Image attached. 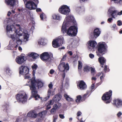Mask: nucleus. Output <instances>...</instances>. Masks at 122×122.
<instances>
[{
  "label": "nucleus",
  "mask_w": 122,
  "mask_h": 122,
  "mask_svg": "<svg viewBox=\"0 0 122 122\" xmlns=\"http://www.w3.org/2000/svg\"><path fill=\"white\" fill-rule=\"evenodd\" d=\"M49 97V96H48L47 97L44 98L43 100V101H46L48 99Z\"/></svg>",
  "instance_id": "obj_49"
},
{
  "label": "nucleus",
  "mask_w": 122,
  "mask_h": 122,
  "mask_svg": "<svg viewBox=\"0 0 122 122\" xmlns=\"http://www.w3.org/2000/svg\"><path fill=\"white\" fill-rule=\"evenodd\" d=\"M117 15H121L122 14V10H121L120 12H117Z\"/></svg>",
  "instance_id": "obj_61"
},
{
  "label": "nucleus",
  "mask_w": 122,
  "mask_h": 122,
  "mask_svg": "<svg viewBox=\"0 0 122 122\" xmlns=\"http://www.w3.org/2000/svg\"><path fill=\"white\" fill-rule=\"evenodd\" d=\"M43 120V118L39 116L38 118L36 120V122H41Z\"/></svg>",
  "instance_id": "obj_41"
},
{
  "label": "nucleus",
  "mask_w": 122,
  "mask_h": 122,
  "mask_svg": "<svg viewBox=\"0 0 122 122\" xmlns=\"http://www.w3.org/2000/svg\"><path fill=\"white\" fill-rule=\"evenodd\" d=\"M29 68L27 67L22 66L20 68L19 74L24 76L25 79L31 80L30 75L29 73Z\"/></svg>",
  "instance_id": "obj_5"
},
{
  "label": "nucleus",
  "mask_w": 122,
  "mask_h": 122,
  "mask_svg": "<svg viewBox=\"0 0 122 122\" xmlns=\"http://www.w3.org/2000/svg\"><path fill=\"white\" fill-rule=\"evenodd\" d=\"M37 116V115L36 113L33 111H30L27 114V116L28 117L31 118H36V117Z\"/></svg>",
  "instance_id": "obj_17"
},
{
  "label": "nucleus",
  "mask_w": 122,
  "mask_h": 122,
  "mask_svg": "<svg viewBox=\"0 0 122 122\" xmlns=\"http://www.w3.org/2000/svg\"><path fill=\"white\" fill-rule=\"evenodd\" d=\"M41 42H40L39 41L38 42L39 44H40L41 45H43V42L44 41V40L43 39H41Z\"/></svg>",
  "instance_id": "obj_55"
},
{
  "label": "nucleus",
  "mask_w": 122,
  "mask_h": 122,
  "mask_svg": "<svg viewBox=\"0 0 122 122\" xmlns=\"http://www.w3.org/2000/svg\"><path fill=\"white\" fill-rule=\"evenodd\" d=\"M26 57L23 55L17 56L15 59L16 62L19 64H21L26 60Z\"/></svg>",
  "instance_id": "obj_12"
},
{
  "label": "nucleus",
  "mask_w": 122,
  "mask_h": 122,
  "mask_svg": "<svg viewBox=\"0 0 122 122\" xmlns=\"http://www.w3.org/2000/svg\"><path fill=\"white\" fill-rule=\"evenodd\" d=\"M82 9L83 10V8H81V7H78L76 9V10L77 11H82Z\"/></svg>",
  "instance_id": "obj_47"
},
{
  "label": "nucleus",
  "mask_w": 122,
  "mask_h": 122,
  "mask_svg": "<svg viewBox=\"0 0 122 122\" xmlns=\"http://www.w3.org/2000/svg\"><path fill=\"white\" fill-rule=\"evenodd\" d=\"M122 115V112H119L117 114V116L118 117H120Z\"/></svg>",
  "instance_id": "obj_45"
},
{
  "label": "nucleus",
  "mask_w": 122,
  "mask_h": 122,
  "mask_svg": "<svg viewBox=\"0 0 122 122\" xmlns=\"http://www.w3.org/2000/svg\"><path fill=\"white\" fill-rule=\"evenodd\" d=\"M52 46L53 47L56 48L59 47L60 45L57 43L55 40H54L52 42Z\"/></svg>",
  "instance_id": "obj_28"
},
{
  "label": "nucleus",
  "mask_w": 122,
  "mask_h": 122,
  "mask_svg": "<svg viewBox=\"0 0 122 122\" xmlns=\"http://www.w3.org/2000/svg\"><path fill=\"white\" fill-rule=\"evenodd\" d=\"M40 57L41 59L45 62L49 63L53 59V55L52 54L50 55L47 52H45L41 55Z\"/></svg>",
  "instance_id": "obj_6"
},
{
  "label": "nucleus",
  "mask_w": 122,
  "mask_h": 122,
  "mask_svg": "<svg viewBox=\"0 0 122 122\" xmlns=\"http://www.w3.org/2000/svg\"><path fill=\"white\" fill-rule=\"evenodd\" d=\"M16 26L19 28V31L17 32L16 27L14 25L12 24L8 25L6 27L7 34L9 37L14 41H15L17 44L20 45L21 44L22 41L19 37L22 35L24 36V41L26 42L28 40L29 35L26 30H24L23 32L21 30L19 24H16Z\"/></svg>",
  "instance_id": "obj_1"
},
{
  "label": "nucleus",
  "mask_w": 122,
  "mask_h": 122,
  "mask_svg": "<svg viewBox=\"0 0 122 122\" xmlns=\"http://www.w3.org/2000/svg\"><path fill=\"white\" fill-rule=\"evenodd\" d=\"M112 20V18H110L108 19L107 20L109 22H111Z\"/></svg>",
  "instance_id": "obj_59"
},
{
  "label": "nucleus",
  "mask_w": 122,
  "mask_h": 122,
  "mask_svg": "<svg viewBox=\"0 0 122 122\" xmlns=\"http://www.w3.org/2000/svg\"><path fill=\"white\" fill-rule=\"evenodd\" d=\"M90 67L87 65L85 66L84 67V71H90Z\"/></svg>",
  "instance_id": "obj_32"
},
{
  "label": "nucleus",
  "mask_w": 122,
  "mask_h": 122,
  "mask_svg": "<svg viewBox=\"0 0 122 122\" xmlns=\"http://www.w3.org/2000/svg\"><path fill=\"white\" fill-rule=\"evenodd\" d=\"M6 72L9 75H10L12 73L11 71L8 68H6Z\"/></svg>",
  "instance_id": "obj_35"
},
{
  "label": "nucleus",
  "mask_w": 122,
  "mask_h": 122,
  "mask_svg": "<svg viewBox=\"0 0 122 122\" xmlns=\"http://www.w3.org/2000/svg\"><path fill=\"white\" fill-rule=\"evenodd\" d=\"M51 105L47 102L45 104V106L46 107V109L47 110H48L51 108L50 106Z\"/></svg>",
  "instance_id": "obj_36"
},
{
  "label": "nucleus",
  "mask_w": 122,
  "mask_h": 122,
  "mask_svg": "<svg viewBox=\"0 0 122 122\" xmlns=\"http://www.w3.org/2000/svg\"><path fill=\"white\" fill-rule=\"evenodd\" d=\"M91 72L93 75H94L96 72V71L95 69L93 68H91Z\"/></svg>",
  "instance_id": "obj_39"
},
{
  "label": "nucleus",
  "mask_w": 122,
  "mask_h": 122,
  "mask_svg": "<svg viewBox=\"0 0 122 122\" xmlns=\"http://www.w3.org/2000/svg\"><path fill=\"white\" fill-rule=\"evenodd\" d=\"M58 115H55L53 116V122H56V120L57 119Z\"/></svg>",
  "instance_id": "obj_38"
},
{
  "label": "nucleus",
  "mask_w": 122,
  "mask_h": 122,
  "mask_svg": "<svg viewBox=\"0 0 122 122\" xmlns=\"http://www.w3.org/2000/svg\"><path fill=\"white\" fill-rule=\"evenodd\" d=\"M51 94V91L50 89L48 90V96H49L50 97Z\"/></svg>",
  "instance_id": "obj_51"
},
{
  "label": "nucleus",
  "mask_w": 122,
  "mask_h": 122,
  "mask_svg": "<svg viewBox=\"0 0 122 122\" xmlns=\"http://www.w3.org/2000/svg\"><path fill=\"white\" fill-rule=\"evenodd\" d=\"M37 66L36 64H34L32 66V68L33 70V75H34L35 72V70L37 68Z\"/></svg>",
  "instance_id": "obj_31"
},
{
  "label": "nucleus",
  "mask_w": 122,
  "mask_h": 122,
  "mask_svg": "<svg viewBox=\"0 0 122 122\" xmlns=\"http://www.w3.org/2000/svg\"><path fill=\"white\" fill-rule=\"evenodd\" d=\"M22 17L21 15L19 14H16L14 16L13 18L14 19V20H19L20 18Z\"/></svg>",
  "instance_id": "obj_25"
},
{
  "label": "nucleus",
  "mask_w": 122,
  "mask_h": 122,
  "mask_svg": "<svg viewBox=\"0 0 122 122\" xmlns=\"http://www.w3.org/2000/svg\"><path fill=\"white\" fill-rule=\"evenodd\" d=\"M54 101L53 99L50 100L48 102L49 104L51 105H53L54 103Z\"/></svg>",
  "instance_id": "obj_42"
},
{
  "label": "nucleus",
  "mask_w": 122,
  "mask_h": 122,
  "mask_svg": "<svg viewBox=\"0 0 122 122\" xmlns=\"http://www.w3.org/2000/svg\"><path fill=\"white\" fill-rule=\"evenodd\" d=\"M98 60L100 63L102 65L105 63L106 60L103 57H101L99 58Z\"/></svg>",
  "instance_id": "obj_23"
},
{
  "label": "nucleus",
  "mask_w": 122,
  "mask_h": 122,
  "mask_svg": "<svg viewBox=\"0 0 122 122\" xmlns=\"http://www.w3.org/2000/svg\"><path fill=\"white\" fill-rule=\"evenodd\" d=\"M81 112L80 111L78 112L77 113L76 115L77 116L76 117V118L79 120H81V119H80L79 117L81 115Z\"/></svg>",
  "instance_id": "obj_33"
},
{
  "label": "nucleus",
  "mask_w": 122,
  "mask_h": 122,
  "mask_svg": "<svg viewBox=\"0 0 122 122\" xmlns=\"http://www.w3.org/2000/svg\"><path fill=\"white\" fill-rule=\"evenodd\" d=\"M33 1V0H29L25 4V7L26 8L30 10L35 9L37 7L36 5Z\"/></svg>",
  "instance_id": "obj_8"
},
{
  "label": "nucleus",
  "mask_w": 122,
  "mask_h": 122,
  "mask_svg": "<svg viewBox=\"0 0 122 122\" xmlns=\"http://www.w3.org/2000/svg\"><path fill=\"white\" fill-rule=\"evenodd\" d=\"M47 111L45 110L39 113V116L42 118L44 117L47 114Z\"/></svg>",
  "instance_id": "obj_26"
},
{
  "label": "nucleus",
  "mask_w": 122,
  "mask_h": 122,
  "mask_svg": "<svg viewBox=\"0 0 122 122\" xmlns=\"http://www.w3.org/2000/svg\"><path fill=\"white\" fill-rule=\"evenodd\" d=\"M41 10L40 8H37L36 9V11L37 12H41Z\"/></svg>",
  "instance_id": "obj_58"
},
{
  "label": "nucleus",
  "mask_w": 122,
  "mask_h": 122,
  "mask_svg": "<svg viewBox=\"0 0 122 122\" xmlns=\"http://www.w3.org/2000/svg\"><path fill=\"white\" fill-rule=\"evenodd\" d=\"M59 10L60 13L64 15L68 14L70 11L69 7L65 5L62 6Z\"/></svg>",
  "instance_id": "obj_9"
},
{
  "label": "nucleus",
  "mask_w": 122,
  "mask_h": 122,
  "mask_svg": "<svg viewBox=\"0 0 122 122\" xmlns=\"http://www.w3.org/2000/svg\"><path fill=\"white\" fill-rule=\"evenodd\" d=\"M92 80L96 81V78L95 77H93L92 78Z\"/></svg>",
  "instance_id": "obj_64"
},
{
  "label": "nucleus",
  "mask_w": 122,
  "mask_h": 122,
  "mask_svg": "<svg viewBox=\"0 0 122 122\" xmlns=\"http://www.w3.org/2000/svg\"><path fill=\"white\" fill-rule=\"evenodd\" d=\"M78 69H81L82 67V62L80 61H78Z\"/></svg>",
  "instance_id": "obj_34"
},
{
  "label": "nucleus",
  "mask_w": 122,
  "mask_h": 122,
  "mask_svg": "<svg viewBox=\"0 0 122 122\" xmlns=\"http://www.w3.org/2000/svg\"><path fill=\"white\" fill-rule=\"evenodd\" d=\"M68 53L69 54L70 56H71L72 54V53L71 51H68Z\"/></svg>",
  "instance_id": "obj_63"
},
{
  "label": "nucleus",
  "mask_w": 122,
  "mask_h": 122,
  "mask_svg": "<svg viewBox=\"0 0 122 122\" xmlns=\"http://www.w3.org/2000/svg\"><path fill=\"white\" fill-rule=\"evenodd\" d=\"M94 84H92L91 86V89L92 90L94 88Z\"/></svg>",
  "instance_id": "obj_56"
},
{
  "label": "nucleus",
  "mask_w": 122,
  "mask_h": 122,
  "mask_svg": "<svg viewBox=\"0 0 122 122\" xmlns=\"http://www.w3.org/2000/svg\"><path fill=\"white\" fill-rule=\"evenodd\" d=\"M74 19L73 16H68L65 19L62 26V31L64 33L66 32L71 36H75L77 31V28L74 26H71L67 30H66L67 27L70 25Z\"/></svg>",
  "instance_id": "obj_2"
},
{
  "label": "nucleus",
  "mask_w": 122,
  "mask_h": 122,
  "mask_svg": "<svg viewBox=\"0 0 122 122\" xmlns=\"http://www.w3.org/2000/svg\"><path fill=\"white\" fill-rule=\"evenodd\" d=\"M116 27V25L115 24H113L112 27L114 29H115Z\"/></svg>",
  "instance_id": "obj_62"
},
{
  "label": "nucleus",
  "mask_w": 122,
  "mask_h": 122,
  "mask_svg": "<svg viewBox=\"0 0 122 122\" xmlns=\"http://www.w3.org/2000/svg\"><path fill=\"white\" fill-rule=\"evenodd\" d=\"M117 24L118 25L120 26L122 25V22L120 20H118L117 22Z\"/></svg>",
  "instance_id": "obj_43"
},
{
  "label": "nucleus",
  "mask_w": 122,
  "mask_h": 122,
  "mask_svg": "<svg viewBox=\"0 0 122 122\" xmlns=\"http://www.w3.org/2000/svg\"><path fill=\"white\" fill-rule=\"evenodd\" d=\"M81 98V96L80 95H79L77 97V98L76 100V102H79L80 101Z\"/></svg>",
  "instance_id": "obj_37"
},
{
  "label": "nucleus",
  "mask_w": 122,
  "mask_h": 122,
  "mask_svg": "<svg viewBox=\"0 0 122 122\" xmlns=\"http://www.w3.org/2000/svg\"><path fill=\"white\" fill-rule=\"evenodd\" d=\"M109 12H110L111 15L112 17L113 18H115L117 17V11L116 10H113L112 8L111 7L108 11Z\"/></svg>",
  "instance_id": "obj_14"
},
{
  "label": "nucleus",
  "mask_w": 122,
  "mask_h": 122,
  "mask_svg": "<svg viewBox=\"0 0 122 122\" xmlns=\"http://www.w3.org/2000/svg\"><path fill=\"white\" fill-rule=\"evenodd\" d=\"M61 106V104L60 103H58L55 104L53 106V107L56 109L59 108Z\"/></svg>",
  "instance_id": "obj_30"
},
{
  "label": "nucleus",
  "mask_w": 122,
  "mask_h": 122,
  "mask_svg": "<svg viewBox=\"0 0 122 122\" xmlns=\"http://www.w3.org/2000/svg\"><path fill=\"white\" fill-rule=\"evenodd\" d=\"M89 56L90 58H92L94 57V55L92 54H90L89 55Z\"/></svg>",
  "instance_id": "obj_54"
},
{
  "label": "nucleus",
  "mask_w": 122,
  "mask_h": 122,
  "mask_svg": "<svg viewBox=\"0 0 122 122\" xmlns=\"http://www.w3.org/2000/svg\"><path fill=\"white\" fill-rule=\"evenodd\" d=\"M5 3L7 5L11 6H13L15 5V0H5Z\"/></svg>",
  "instance_id": "obj_16"
},
{
  "label": "nucleus",
  "mask_w": 122,
  "mask_h": 122,
  "mask_svg": "<svg viewBox=\"0 0 122 122\" xmlns=\"http://www.w3.org/2000/svg\"><path fill=\"white\" fill-rule=\"evenodd\" d=\"M96 42L94 41H90L88 42V48L89 51H91L92 49L95 47L97 45Z\"/></svg>",
  "instance_id": "obj_13"
},
{
  "label": "nucleus",
  "mask_w": 122,
  "mask_h": 122,
  "mask_svg": "<svg viewBox=\"0 0 122 122\" xmlns=\"http://www.w3.org/2000/svg\"><path fill=\"white\" fill-rule=\"evenodd\" d=\"M112 1H113L115 3H117L118 2H121L122 0H111Z\"/></svg>",
  "instance_id": "obj_50"
},
{
  "label": "nucleus",
  "mask_w": 122,
  "mask_h": 122,
  "mask_svg": "<svg viewBox=\"0 0 122 122\" xmlns=\"http://www.w3.org/2000/svg\"><path fill=\"white\" fill-rule=\"evenodd\" d=\"M53 85L52 84V82H51L48 85V86L50 89H51Z\"/></svg>",
  "instance_id": "obj_46"
},
{
  "label": "nucleus",
  "mask_w": 122,
  "mask_h": 122,
  "mask_svg": "<svg viewBox=\"0 0 122 122\" xmlns=\"http://www.w3.org/2000/svg\"><path fill=\"white\" fill-rule=\"evenodd\" d=\"M61 98V96L59 94L55 95L53 98L54 101L58 102L59 101Z\"/></svg>",
  "instance_id": "obj_22"
},
{
  "label": "nucleus",
  "mask_w": 122,
  "mask_h": 122,
  "mask_svg": "<svg viewBox=\"0 0 122 122\" xmlns=\"http://www.w3.org/2000/svg\"><path fill=\"white\" fill-rule=\"evenodd\" d=\"M28 82L26 85L29 86L30 87V90H31L32 96L30 97L29 99H30L32 96L34 97L35 100H38V98H39L42 100V98L40 97V96L37 94V92L36 90V86L38 88L41 87L43 85V84L42 82L39 80H36L35 78H33L29 81H28Z\"/></svg>",
  "instance_id": "obj_3"
},
{
  "label": "nucleus",
  "mask_w": 122,
  "mask_h": 122,
  "mask_svg": "<svg viewBox=\"0 0 122 122\" xmlns=\"http://www.w3.org/2000/svg\"><path fill=\"white\" fill-rule=\"evenodd\" d=\"M78 87L80 89L83 90L85 89L86 88V85L83 81H81L80 82Z\"/></svg>",
  "instance_id": "obj_15"
},
{
  "label": "nucleus",
  "mask_w": 122,
  "mask_h": 122,
  "mask_svg": "<svg viewBox=\"0 0 122 122\" xmlns=\"http://www.w3.org/2000/svg\"><path fill=\"white\" fill-rule=\"evenodd\" d=\"M27 98V94L24 92H21L16 95V98L17 101L23 103L26 102Z\"/></svg>",
  "instance_id": "obj_4"
},
{
  "label": "nucleus",
  "mask_w": 122,
  "mask_h": 122,
  "mask_svg": "<svg viewBox=\"0 0 122 122\" xmlns=\"http://www.w3.org/2000/svg\"><path fill=\"white\" fill-rule=\"evenodd\" d=\"M59 70L61 71H65L69 70V67L68 64H66L64 62L61 63L58 66Z\"/></svg>",
  "instance_id": "obj_10"
},
{
  "label": "nucleus",
  "mask_w": 122,
  "mask_h": 122,
  "mask_svg": "<svg viewBox=\"0 0 122 122\" xmlns=\"http://www.w3.org/2000/svg\"><path fill=\"white\" fill-rule=\"evenodd\" d=\"M66 54L63 57V58L62 59V60L63 61H64L66 59Z\"/></svg>",
  "instance_id": "obj_53"
},
{
  "label": "nucleus",
  "mask_w": 122,
  "mask_h": 122,
  "mask_svg": "<svg viewBox=\"0 0 122 122\" xmlns=\"http://www.w3.org/2000/svg\"><path fill=\"white\" fill-rule=\"evenodd\" d=\"M100 33V31L98 28L95 29L94 31V36L96 38L99 36Z\"/></svg>",
  "instance_id": "obj_21"
},
{
  "label": "nucleus",
  "mask_w": 122,
  "mask_h": 122,
  "mask_svg": "<svg viewBox=\"0 0 122 122\" xmlns=\"http://www.w3.org/2000/svg\"><path fill=\"white\" fill-rule=\"evenodd\" d=\"M28 56L29 57H31L33 60L36 59L38 56V54L33 52L29 53Z\"/></svg>",
  "instance_id": "obj_20"
},
{
  "label": "nucleus",
  "mask_w": 122,
  "mask_h": 122,
  "mask_svg": "<svg viewBox=\"0 0 122 122\" xmlns=\"http://www.w3.org/2000/svg\"><path fill=\"white\" fill-rule=\"evenodd\" d=\"M56 109L54 108L53 107L52 108L51 110V114H53L54 112L55 111Z\"/></svg>",
  "instance_id": "obj_44"
},
{
  "label": "nucleus",
  "mask_w": 122,
  "mask_h": 122,
  "mask_svg": "<svg viewBox=\"0 0 122 122\" xmlns=\"http://www.w3.org/2000/svg\"><path fill=\"white\" fill-rule=\"evenodd\" d=\"M64 96L66 100L68 101H71L73 100L67 94H65Z\"/></svg>",
  "instance_id": "obj_29"
},
{
  "label": "nucleus",
  "mask_w": 122,
  "mask_h": 122,
  "mask_svg": "<svg viewBox=\"0 0 122 122\" xmlns=\"http://www.w3.org/2000/svg\"><path fill=\"white\" fill-rule=\"evenodd\" d=\"M112 91L110 90L109 92L104 94L102 97V99L105 101L106 103H109L111 101V97L112 95Z\"/></svg>",
  "instance_id": "obj_7"
},
{
  "label": "nucleus",
  "mask_w": 122,
  "mask_h": 122,
  "mask_svg": "<svg viewBox=\"0 0 122 122\" xmlns=\"http://www.w3.org/2000/svg\"><path fill=\"white\" fill-rule=\"evenodd\" d=\"M52 17L53 19L57 20H60L61 18V17L58 14H53Z\"/></svg>",
  "instance_id": "obj_27"
},
{
  "label": "nucleus",
  "mask_w": 122,
  "mask_h": 122,
  "mask_svg": "<svg viewBox=\"0 0 122 122\" xmlns=\"http://www.w3.org/2000/svg\"><path fill=\"white\" fill-rule=\"evenodd\" d=\"M90 93L89 91H87L86 93L83 96V97L84 98H85V97L89 93Z\"/></svg>",
  "instance_id": "obj_52"
},
{
  "label": "nucleus",
  "mask_w": 122,
  "mask_h": 122,
  "mask_svg": "<svg viewBox=\"0 0 122 122\" xmlns=\"http://www.w3.org/2000/svg\"><path fill=\"white\" fill-rule=\"evenodd\" d=\"M11 14V12L10 11H9L7 14V16H10V14Z\"/></svg>",
  "instance_id": "obj_60"
},
{
  "label": "nucleus",
  "mask_w": 122,
  "mask_h": 122,
  "mask_svg": "<svg viewBox=\"0 0 122 122\" xmlns=\"http://www.w3.org/2000/svg\"><path fill=\"white\" fill-rule=\"evenodd\" d=\"M107 45L105 43H99L98 44V51L100 53H102L105 51Z\"/></svg>",
  "instance_id": "obj_11"
},
{
  "label": "nucleus",
  "mask_w": 122,
  "mask_h": 122,
  "mask_svg": "<svg viewBox=\"0 0 122 122\" xmlns=\"http://www.w3.org/2000/svg\"><path fill=\"white\" fill-rule=\"evenodd\" d=\"M10 44L8 45V47H10L8 49L10 50H12L13 49V47H14L15 48H16L18 46V45H15V44H14V43H12V44H10Z\"/></svg>",
  "instance_id": "obj_24"
},
{
  "label": "nucleus",
  "mask_w": 122,
  "mask_h": 122,
  "mask_svg": "<svg viewBox=\"0 0 122 122\" xmlns=\"http://www.w3.org/2000/svg\"><path fill=\"white\" fill-rule=\"evenodd\" d=\"M40 17L41 20H43L44 18H46V16L43 13H42L40 15Z\"/></svg>",
  "instance_id": "obj_40"
},
{
  "label": "nucleus",
  "mask_w": 122,
  "mask_h": 122,
  "mask_svg": "<svg viewBox=\"0 0 122 122\" xmlns=\"http://www.w3.org/2000/svg\"><path fill=\"white\" fill-rule=\"evenodd\" d=\"M59 116L60 118L61 119H64L65 118V116L63 114H60L59 115Z\"/></svg>",
  "instance_id": "obj_48"
},
{
  "label": "nucleus",
  "mask_w": 122,
  "mask_h": 122,
  "mask_svg": "<svg viewBox=\"0 0 122 122\" xmlns=\"http://www.w3.org/2000/svg\"><path fill=\"white\" fill-rule=\"evenodd\" d=\"M55 40L60 46L62 45L64 41V38L61 36H59Z\"/></svg>",
  "instance_id": "obj_18"
},
{
  "label": "nucleus",
  "mask_w": 122,
  "mask_h": 122,
  "mask_svg": "<svg viewBox=\"0 0 122 122\" xmlns=\"http://www.w3.org/2000/svg\"><path fill=\"white\" fill-rule=\"evenodd\" d=\"M54 72V71L53 69H51L50 71V73L52 74Z\"/></svg>",
  "instance_id": "obj_57"
},
{
  "label": "nucleus",
  "mask_w": 122,
  "mask_h": 122,
  "mask_svg": "<svg viewBox=\"0 0 122 122\" xmlns=\"http://www.w3.org/2000/svg\"><path fill=\"white\" fill-rule=\"evenodd\" d=\"M122 101L119 99H117L113 101V103L117 107H119L122 105Z\"/></svg>",
  "instance_id": "obj_19"
}]
</instances>
